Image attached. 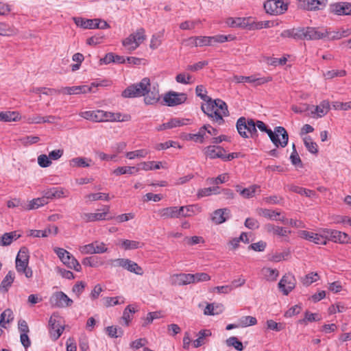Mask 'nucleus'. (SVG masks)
<instances>
[{
	"mask_svg": "<svg viewBox=\"0 0 351 351\" xmlns=\"http://www.w3.org/2000/svg\"><path fill=\"white\" fill-rule=\"evenodd\" d=\"M202 110L213 119V121L221 125L224 123L223 117L229 115L228 106L220 99H212L201 106Z\"/></svg>",
	"mask_w": 351,
	"mask_h": 351,
	"instance_id": "obj_1",
	"label": "nucleus"
},
{
	"mask_svg": "<svg viewBox=\"0 0 351 351\" xmlns=\"http://www.w3.org/2000/svg\"><path fill=\"white\" fill-rule=\"evenodd\" d=\"M256 125V128L261 132L268 134L270 140L276 147H285L287 145L289 135L285 128L277 126L272 131L271 129H268L265 123L262 121H257Z\"/></svg>",
	"mask_w": 351,
	"mask_h": 351,
	"instance_id": "obj_2",
	"label": "nucleus"
},
{
	"mask_svg": "<svg viewBox=\"0 0 351 351\" xmlns=\"http://www.w3.org/2000/svg\"><path fill=\"white\" fill-rule=\"evenodd\" d=\"M151 86L150 80L144 77L140 82L129 86L122 92V97L125 98L139 97L146 95L147 88Z\"/></svg>",
	"mask_w": 351,
	"mask_h": 351,
	"instance_id": "obj_3",
	"label": "nucleus"
},
{
	"mask_svg": "<svg viewBox=\"0 0 351 351\" xmlns=\"http://www.w3.org/2000/svg\"><path fill=\"white\" fill-rule=\"evenodd\" d=\"M29 251L25 247H22L16 258V269L20 273L29 278L32 277L33 271L31 268L28 267L29 264Z\"/></svg>",
	"mask_w": 351,
	"mask_h": 351,
	"instance_id": "obj_4",
	"label": "nucleus"
},
{
	"mask_svg": "<svg viewBox=\"0 0 351 351\" xmlns=\"http://www.w3.org/2000/svg\"><path fill=\"white\" fill-rule=\"evenodd\" d=\"M146 39L145 31L141 27L122 40V45L129 51L136 49Z\"/></svg>",
	"mask_w": 351,
	"mask_h": 351,
	"instance_id": "obj_5",
	"label": "nucleus"
},
{
	"mask_svg": "<svg viewBox=\"0 0 351 351\" xmlns=\"http://www.w3.org/2000/svg\"><path fill=\"white\" fill-rule=\"evenodd\" d=\"M54 252L57 254L60 261L69 268L73 269L77 271L81 270V265L77 259L66 250L56 247L53 248Z\"/></svg>",
	"mask_w": 351,
	"mask_h": 351,
	"instance_id": "obj_6",
	"label": "nucleus"
},
{
	"mask_svg": "<svg viewBox=\"0 0 351 351\" xmlns=\"http://www.w3.org/2000/svg\"><path fill=\"white\" fill-rule=\"evenodd\" d=\"M49 302L51 306L57 308H66L71 306L73 301L64 292H55L50 298Z\"/></svg>",
	"mask_w": 351,
	"mask_h": 351,
	"instance_id": "obj_7",
	"label": "nucleus"
},
{
	"mask_svg": "<svg viewBox=\"0 0 351 351\" xmlns=\"http://www.w3.org/2000/svg\"><path fill=\"white\" fill-rule=\"evenodd\" d=\"M112 266L121 267L128 271L134 273L137 275L143 274V269L135 262L128 258H117L114 260Z\"/></svg>",
	"mask_w": 351,
	"mask_h": 351,
	"instance_id": "obj_8",
	"label": "nucleus"
},
{
	"mask_svg": "<svg viewBox=\"0 0 351 351\" xmlns=\"http://www.w3.org/2000/svg\"><path fill=\"white\" fill-rule=\"evenodd\" d=\"M264 8L268 14L278 15L287 10V5L282 0H268L264 3Z\"/></svg>",
	"mask_w": 351,
	"mask_h": 351,
	"instance_id": "obj_9",
	"label": "nucleus"
},
{
	"mask_svg": "<svg viewBox=\"0 0 351 351\" xmlns=\"http://www.w3.org/2000/svg\"><path fill=\"white\" fill-rule=\"evenodd\" d=\"M98 85L95 83H91L90 86L87 85H81V86H65L62 87L58 90V93H63L66 95H80V94H86L88 93L94 92L93 90V88L97 87Z\"/></svg>",
	"mask_w": 351,
	"mask_h": 351,
	"instance_id": "obj_10",
	"label": "nucleus"
},
{
	"mask_svg": "<svg viewBox=\"0 0 351 351\" xmlns=\"http://www.w3.org/2000/svg\"><path fill=\"white\" fill-rule=\"evenodd\" d=\"M328 0H298V7L308 11L323 10L327 5Z\"/></svg>",
	"mask_w": 351,
	"mask_h": 351,
	"instance_id": "obj_11",
	"label": "nucleus"
},
{
	"mask_svg": "<svg viewBox=\"0 0 351 351\" xmlns=\"http://www.w3.org/2000/svg\"><path fill=\"white\" fill-rule=\"evenodd\" d=\"M102 213H88L82 215V219L86 222H94L97 221L112 219V216H109L110 207L105 206L102 208Z\"/></svg>",
	"mask_w": 351,
	"mask_h": 351,
	"instance_id": "obj_12",
	"label": "nucleus"
},
{
	"mask_svg": "<svg viewBox=\"0 0 351 351\" xmlns=\"http://www.w3.org/2000/svg\"><path fill=\"white\" fill-rule=\"evenodd\" d=\"M296 280L290 273L284 275L278 282V288L285 295H287L295 287Z\"/></svg>",
	"mask_w": 351,
	"mask_h": 351,
	"instance_id": "obj_13",
	"label": "nucleus"
},
{
	"mask_svg": "<svg viewBox=\"0 0 351 351\" xmlns=\"http://www.w3.org/2000/svg\"><path fill=\"white\" fill-rule=\"evenodd\" d=\"M326 237L335 243H351V237L348 234L336 230L326 229L324 230Z\"/></svg>",
	"mask_w": 351,
	"mask_h": 351,
	"instance_id": "obj_14",
	"label": "nucleus"
},
{
	"mask_svg": "<svg viewBox=\"0 0 351 351\" xmlns=\"http://www.w3.org/2000/svg\"><path fill=\"white\" fill-rule=\"evenodd\" d=\"M329 11L337 16L351 15V3L341 1L331 3Z\"/></svg>",
	"mask_w": 351,
	"mask_h": 351,
	"instance_id": "obj_15",
	"label": "nucleus"
},
{
	"mask_svg": "<svg viewBox=\"0 0 351 351\" xmlns=\"http://www.w3.org/2000/svg\"><path fill=\"white\" fill-rule=\"evenodd\" d=\"M186 95L183 93L169 92L165 94L163 100L168 106L182 104L186 100Z\"/></svg>",
	"mask_w": 351,
	"mask_h": 351,
	"instance_id": "obj_16",
	"label": "nucleus"
},
{
	"mask_svg": "<svg viewBox=\"0 0 351 351\" xmlns=\"http://www.w3.org/2000/svg\"><path fill=\"white\" fill-rule=\"evenodd\" d=\"M233 80L237 83L247 82L254 84L255 86H258L271 82L272 78L271 77H256L255 75H234L233 77Z\"/></svg>",
	"mask_w": 351,
	"mask_h": 351,
	"instance_id": "obj_17",
	"label": "nucleus"
},
{
	"mask_svg": "<svg viewBox=\"0 0 351 351\" xmlns=\"http://www.w3.org/2000/svg\"><path fill=\"white\" fill-rule=\"evenodd\" d=\"M68 191L64 188L60 186H54L47 189L42 192V195L45 197V199L49 202L53 199H60L68 196Z\"/></svg>",
	"mask_w": 351,
	"mask_h": 351,
	"instance_id": "obj_18",
	"label": "nucleus"
},
{
	"mask_svg": "<svg viewBox=\"0 0 351 351\" xmlns=\"http://www.w3.org/2000/svg\"><path fill=\"white\" fill-rule=\"evenodd\" d=\"M300 237L313 242L318 245H326L327 243V237L326 234L322 235L319 234L308 232L306 230H301L298 232Z\"/></svg>",
	"mask_w": 351,
	"mask_h": 351,
	"instance_id": "obj_19",
	"label": "nucleus"
},
{
	"mask_svg": "<svg viewBox=\"0 0 351 351\" xmlns=\"http://www.w3.org/2000/svg\"><path fill=\"white\" fill-rule=\"evenodd\" d=\"M328 32L326 29L319 30V28L313 27H304V40H319L326 38Z\"/></svg>",
	"mask_w": 351,
	"mask_h": 351,
	"instance_id": "obj_20",
	"label": "nucleus"
},
{
	"mask_svg": "<svg viewBox=\"0 0 351 351\" xmlns=\"http://www.w3.org/2000/svg\"><path fill=\"white\" fill-rule=\"evenodd\" d=\"M230 217L231 213L228 208H219L211 214L210 219L213 223L219 225L226 222Z\"/></svg>",
	"mask_w": 351,
	"mask_h": 351,
	"instance_id": "obj_21",
	"label": "nucleus"
},
{
	"mask_svg": "<svg viewBox=\"0 0 351 351\" xmlns=\"http://www.w3.org/2000/svg\"><path fill=\"white\" fill-rule=\"evenodd\" d=\"M49 334L51 338L56 341L57 340L64 330V327L62 326L59 321L53 316H51L49 321Z\"/></svg>",
	"mask_w": 351,
	"mask_h": 351,
	"instance_id": "obj_22",
	"label": "nucleus"
},
{
	"mask_svg": "<svg viewBox=\"0 0 351 351\" xmlns=\"http://www.w3.org/2000/svg\"><path fill=\"white\" fill-rule=\"evenodd\" d=\"M226 24L232 28H249L252 24L250 18L229 17L226 20Z\"/></svg>",
	"mask_w": 351,
	"mask_h": 351,
	"instance_id": "obj_23",
	"label": "nucleus"
},
{
	"mask_svg": "<svg viewBox=\"0 0 351 351\" xmlns=\"http://www.w3.org/2000/svg\"><path fill=\"white\" fill-rule=\"evenodd\" d=\"M191 274H177L171 276V282L173 285H186L192 282Z\"/></svg>",
	"mask_w": 351,
	"mask_h": 351,
	"instance_id": "obj_24",
	"label": "nucleus"
},
{
	"mask_svg": "<svg viewBox=\"0 0 351 351\" xmlns=\"http://www.w3.org/2000/svg\"><path fill=\"white\" fill-rule=\"evenodd\" d=\"M58 228L56 226H50L45 230H31L29 236L33 237H47L50 234L56 235Z\"/></svg>",
	"mask_w": 351,
	"mask_h": 351,
	"instance_id": "obj_25",
	"label": "nucleus"
},
{
	"mask_svg": "<svg viewBox=\"0 0 351 351\" xmlns=\"http://www.w3.org/2000/svg\"><path fill=\"white\" fill-rule=\"evenodd\" d=\"M330 110V103L328 100H323L319 105L315 107V110L311 111L312 117L321 118L326 115Z\"/></svg>",
	"mask_w": 351,
	"mask_h": 351,
	"instance_id": "obj_26",
	"label": "nucleus"
},
{
	"mask_svg": "<svg viewBox=\"0 0 351 351\" xmlns=\"http://www.w3.org/2000/svg\"><path fill=\"white\" fill-rule=\"evenodd\" d=\"M75 25L83 29H95V27H98L97 20L94 19H85L82 17H73V19Z\"/></svg>",
	"mask_w": 351,
	"mask_h": 351,
	"instance_id": "obj_27",
	"label": "nucleus"
},
{
	"mask_svg": "<svg viewBox=\"0 0 351 351\" xmlns=\"http://www.w3.org/2000/svg\"><path fill=\"white\" fill-rule=\"evenodd\" d=\"M225 152V150L220 146L209 145L205 149V154L210 159H222L223 154Z\"/></svg>",
	"mask_w": 351,
	"mask_h": 351,
	"instance_id": "obj_28",
	"label": "nucleus"
},
{
	"mask_svg": "<svg viewBox=\"0 0 351 351\" xmlns=\"http://www.w3.org/2000/svg\"><path fill=\"white\" fill-rule=\"evenodd\" d=\"M158 215L163 219L180 218L178 206H170L158 211Z\"/></svg>",
	"mask_w": 351,
	"mask_h": 351,
	"instance_id": "obj_29",
	"label": "nucleus"
},
{
	"mask_svg": "<svg viewBox=\"0 0 351 351\" xmlns=\"http://www.w3.org/2000/svg\"><path fill=\"white\" fill-rule=\"evenodd\" d=\"M206 127H201L198 132L195 134H189L187 135L186 139L193 141L195 143H203L204 140L208 138L206 135Z\"/></svg>",
	"mask_w": 351,
	"mask_h": 351,
	"instance_id": "obj_30",
	"label": "nucleus"
},
{
	"mask_svg": "<svg viewBox=\"0 0 351 351\" xmlns=\"http://www.w3.org/2000/svg\"><path fill=\"white\" fill-rule=\"evenodd\" d=\"M92 165V160L85 157H76L69 160L71 167H89Z\"/></svg>",
	"mask_w": 351,
	"mask_h": 351,
	"instance_id": "obj_31",
	"label": "nucleus"
},
{
	"mask_svg": "<svg viewBox=\"0 0 351 351\" xmlns=\"http://www.w3.org/2000/svg\"><path fill=\"white\" fill-rule=\"evenodd\" d=\"M286 187L289 191H291V192H293V193H298V194H300L302 195H305L306 197H316L315 192L312 190L306 189H304V188H302V187H300V186H296L294 184H289V185H287Z\"/></svg>",
	"mask_w": 351,
	"mask_h": 351,
	"instance_id": "obj_32",
	"label": "nucleus"
},
{
	"mask_svg": "<svg viewBox=\"0 0 351 351\" xmlns=\"http://www.w3.org/2000/svg\"><path fill=\"white\" fill-rule=\"evenodd\" d=\"M144 101L147 105H153L156 104L160 99V95L158 90L154 88L152 90L150 89V86L147 88V92L146 93Z\"/></svg>",
	"mask_w": 351,
	"mask_h": 351,
	"instance_id": "obj_33",
	"label": "nucleus"
},
{
	"mask_svg": "<svg viewBox=\"0 0 351 351\" xmlns=\"http://www.w3.org/2000/svg\"><path fill=\"white\" fill-rule=\"evenodd\" d=\"M247 119L243 117H240L236 124L237 130L239 134V135L245 138H250L249 134H247L248 127L247 125Z\"/></svg>",
	"mask_w": 351,
	"mask_h": 351,
	"instance_id": "obj_34",
	"label": "nucleus"
},
{
	"mask_svg": "<svg viewBox=\"0 0 351 351\" xmlns=\"http://www.w3.org/2000/svg\"><path fill=\"white\" fill-rule=\"evenodd\" d=\"M265 228L268 232L273 233L280 237H286L288 234L291 233L290 230L271 223L266 224Z\"/></svg>",
	"mask_w": 351,
	"mask_h": 351,
	"instance_id": "obj_35",
	"label": "nucleus"
},
{
	"mask_svg": "<svg viewBox=\"0 0 351 351\" xmlns=\"http://www.w3.org/2000/svg\"><path fill=\"white\" fill-rule=\"evenodd\" d=\"M20 119L21 116L19 114V112L17 111L0 112V121H18Z\"/></svg>",
	"mask_w": 351,
	"mask_h": 351,
	"instance_id": "obj_36",
	"label": "nucleus"
},
{
	"mask_svg": "<svg viewBox=\"0 0 351 351\" xmlns=\"http://www.w3.org/2000/svg\"><path fill=\"white\" fill-rule=\"evenodd\" d=\"M101 110H93V111H84L80 112V116L86 120L94 122H100L101 119Z\"/></svg>",
	"mask_w": 351,
	"mask_h": 351,
	"instance_id": "obj_37",
	"label": "nucleus"
},
{
	"mask_svg": "<svg viewBox=\"0 0 351 351\" xmlns=\"http://www.w3.org/2000/svg\"><path fill=\"white\" fill-rule=\"evenodd\" d=\"M140 170L143 171H152L160 169V168H164L162 165V162H155V161H147V162H142L138 165Z\"/></svg>",
	"mask_w": 351,
	"mask_h": 351,
	"instance_id": "obj_38",
	"label": "nucleus"
},
{
	"mask_svg": "<svg viewBox=\"0 0 351 351\" xmlns=\"http://www.w3.org/2000/svg\"><path fill=\"white\" fill-rule=\"evenodd\" d=\"M261 271L265 279L267 281H276L279 276V271L276 269L265 267L262 269Z\"/></svg>",
	"mask_w": 351,
	"mask_h": 351,
	"instance_id": "obj_39",
	"label": "nucleus"
},
{
	"mask_svg": "<svg viewBox=\"0 0 351 351\" xmlns=\"http://www.w3.org/2000/svg\"><path fill=\"white\" fill-rule=\"evenodd\" d=\"M196 210L199 211V207L197 205H189L178 207L179 217H186L195 213Z\"/></svg>",
	"mask_w": 351,
	"mask_h": 351,
	"instance_id": "obj_40",
	"label": "nucleus"
},
{
	"mask_svg": "<svg viewBox=\"0 0 351 351\" xmlns=\"http://www.w3.org/2000/svg\"><path fill=\"white\" fill-rule=\"evenodd\" d=\"M17 29L8 23L0 22V36H12L17 34Z\"/></svg>",
	"mask_w": 351,
	"mask_h": 351,
	"instance_id": "obj_41",
	"label": "nucleus"
},
{
	"mask_svg": "<svg viewBox=\"0 0 351 351\" xmlns=\"http://www.w3.org/2000/svg\"><path fill=\"white\" fill-rule=\"evenodd\" d=\"M211 335L212 332L210 330H201L197 334V339L193 341V346L195 348H199L205 344V339L211 336Z\"/></svg>",
	"mask_w": 351,
	"mask_h": 351,
	"instance_id": "obj_42",
	"label": "nucleus"
},
{
	"mask_svg": "<svg viewBox=\"0 0 351 351\" xmlns=\"http://www.w3.org/2000/svg\"><path fill=\"white\" fill-rule=\"evenodd\" d=\"M121 247L125 250H135L142 247L143 243L137 241H132L128 239H123L120 241Z\"/></svg>",
	"mask_w": 351,
	"mask_h": 351,
	"instance_id": "obj_43",
	"label": "nucleus"
},
{
	"mask_svg": "<svg viewBox=\"0 0 351 351\" xmlns=\"http://www.w3.org/2000/svg\"><path fill=\"white\" fill-rule=\"evenodd\" d=\"M258 214L265 218L274 221H278V217L280 216V213L279 212L267 208H260L258 210Z\"/></svg>",
	"mask_w": 351,
	"mask_h": 351,
	"instance_id": "obj_44",
	"label": "nucleus"
},
{
	"mask_svg": "<svg viewBox=\"0 0 351 351\" xmlns=\"http://www.w3.org/2000/svg\"><path fill=\"white\" fill-rule=\"evenodd\" d=\"M260 187L256 185H252L248 188L241 189L239 186H237V191L239 192L240 194L245 198H251L254 196L256 191Z\"/></svg>",
	"mask_w": 351,
	"mask_h": 351,
	"instance_id": "obj_45",
	"label": "nucleus"
},
{
	"mask_svg": "<svg viewBox=\"0 0 351 351\" xmlns=\"http://www.w3.org/2000/svg\"><path fill=\"white\" fill-rule=\"evenodd\" d=\"M48 204V201L45 199L43 195L41 197H38L31 200L27 206V210L37 209L40 206H45Z\"/></svg>",
	"mask_w": 351,
	"mask_h": 351,
	"instance_id": "obj_46",
	"label": "nucleus"
},
{
	"mask_svg": "<svg viewBox=\"0 0 351 351\" xmlns=\"http://www.w3.org/2000/svg\"><path fill=\"white\" fill-rule=\"evenodd\" d=\"M140 170L138 166L136 167H119L113 171V173L116 176H120L123 174H133L135 172H138Z\"/></svg>",
	"mask_w": 351,
	"mask_h": 351,
	"instance_id": "obj_47",
	"label": "nucleus"
},
{
	"mask_svg": "<svg viewBox=\"0 0 351 351\" xmlns=\"http://www.w3.org/2000/svg\"><path fill=\"white\" fill-rule=\"evenodd\" d=\"M14 319L13 312L11 309H5L0 316V326L5 328V324L10 323Z\"/></svg>",
	"mask_w": 351,
	"mask_h": 351,
	"instance_id": "obj_48",
	"label": "nucleus"
},
{
	"mask_svg": "<svg viewBox=\"0 0 351 351\" xmlns=\"http://www.w3.org/2000/svg\"><path fill=\"white\" fill-rule=\"evenodd\" d=\"M149 153V152L147 149H141L128 152L125 154V156L130 160H133L135 158H145Z\"/></svg>",
	"mask_w": 351,
	"mask_h": 351,
	"instance_id": "obj_49",
	"label": "nucleus"
},
{
	"mask_svg": "<svg viewBox=\"0 0 351 351\" xmlns=\"http://www.w3.org/2000/svg\"><path fill=\"white\" fill-rule=\"evenodd\" d=\"M14 279V273L12 271H8L5 278L3 279L0 289H3L7 291L8 288L12 285Z\"/></svg>",
	"mask_w": 351,
	"mask_h": 351,
	"instance_id": "obj_50",
	"label": "nucleus"
},
{
	"mask_svg": "<svg viewBox=\"0 0 351 351\" xmlns=\"http://www.w3.org/2000/svg\"><path fill=\"white\" fill-rule=\"evenodd\" d=\"M104 302L105 306L110 307L119 304L124 303L125 299L123 296L106 297L104 298Z\"/></svg>",
	"mask_w": 351,
	"mask_h": 351,
	"instance_id": "obj_51",
	"label": "nucleus"
},
{
	"mask_svg": "<svg viewBox=\"0 0 351 351\" xmlns=\"http://www.w3.org/2000/svg\"><path fill=\"white\" fill-rule=\"evenodd\" d=\"M85 199L88 202H95L97 200H109V195L108 193H90L86 195Z\"/></svg>",
	"mask_w": 351,
	"mask_h": 351,
	"instance_id": "obj_52",
	"label": "nucleus"
},
{
	"mask_svg": "<svg viewBox=\"0 0 351 351\" xmlns=\"http://www.w3.org/2000/svg\"><path fill=\"white\" fill-rule=\"evenodd\" d=\"M256 324V318L252 316H243L239 319V326L243 328L254 326Z\"/></svg>",
	"mask_w": 351,
	"mask_h": 351,
	"instance_id": "obj_53",
	"label": "nucleus"
},
{
	"mask_svg": "<svg viewBox=\"0 0 351 351\" xmlns=\"http://www.w3.org/2000/svg\"><path fill=\"white\" fill-rule=\"evenodd\" d=\"M290 252L289 250H285L280 253H275L274 254L270 255L268 257V260L269 261L274 263H278L282 260H287L289 256Z\"/></svg>",
	"mask_w": 351,
	"mask_h": 351,
	"instance_id": "obj_54",
	"label": "nucleus"
},
{
	"mask_svg": "<svg viewBox=\"0 0 351 351\" xmlns=\"http://www.w3.org/2000/svg\"><path fill=\"white\" fill-rule=\"evenodd\" d=\"M226 342L228 346L234 347L237 350L242 351L243 350L242 342L235 337H229L226 339Z\"/></svg>",
	"mask_w": 351,
	"mask_h": 351,
	"instance_id": "obj_55",
	"label": "nucleus"
},
{
	"mask_svg": "<svg viewBox=\"0 0 351 351\" xmlns=\"http://www.w3.org/2000/svg\"><path fill=\"white\" fill-rule=\"evenodd\" d=\"M304 143L305 147L308 149V151L312 154H317L318 152L317 145L316 143L313 142L312 138L310 136H306L304 138Z\"/></svg>",
	"mask_w": 351,
	"mask_h": 351,
	"instance_id": "obj_56",
	"label": "nucleus"
},
{
	"mask_svg": "<svg viewBox=\"0 0 351 351\" xmlns=\"http://www.w3.org/2000/svg\"><path fill=\"white\" fill-rule=\"evenodd\" d=\"M106 331L107 335L112 338H117L118 337H121L123 332L120 328H117V326H108L106 328Z\"/></svg>",
	"mask_w": 351,
	"mask_h": 351,
	"instance_id": "obj_57",
	"label": "nucleus"
},
{
	"mask_svg": "<svg viewBox=\"0 0 351 351\" xmlns=\"http://www.w3.org/2000/svg\"><path fill=\"white\" fill-rule=\"evenodd\" d=\"M212 38V43H223L227 41L233 40L235 37L231 34L229 35H222V34H218L216 36H211Z\"/></svg>",
	"mask_w": 351,
	"mask_h": 351,
	"instance_id": "obj_58",
	"label": "nucleus"
},
{
	"mask_svg": "<svg viewBox=\"0 0 351 351\" xmlns=\"http://www.w3.org/2000/svg\"><path fill=\"white\" fill-rule=\"evenodd\" d=\"M195 93L197 97H200L202 100H204L206 104L208 101H210L211 97L206 95L207 91L205 88L202 85H198L196 86Z\"/></svg>",
	"mask_w": 351,
	"mask_h": 351,
	"instance_id": "obj_59",
	"label": "nucleus"
},
{
	"mask_svg": "<svg viewBox=\"0 0 351 351\" xmlns=\"http://www.w3.org/2000/svg\"><path fill=\"white\" fill-rule=\"evenodd\" d=\"M318 278L317 273L311 272L306 275L305 277L302 278V282L305 286H309L313 282H316Z\"/></svg>",
	"mask_w": 351,
	"mask_h": 351,
	"instance_id": "obj_60",
	"label": "nucleus"
},
{
	"mask_svg": "<svg viewBox=\"0 0 351 351\" xmlns=\"http://www.w3.org/2000/svg\"><path fill=\"white\" fill-rule=\"evenodd\" d=\"M192 282H205L210 280V276L206 273H196L194 274H191Z\"/></svg>",
	"mask_w": 351,
	"mask_h": 351,
	"instance_id": "obj_61",
	"label": "nucleus"
},
{
	"mask_svg": "<svg viewBox=\"0 0 351 351\" xmlns=\"http://www.w3.org/2000/svg\"><path fill=\"white\" fill-rule=\"evenodd\" d=\"M332 106L335 110H348L351 109V101L349 102H340L333 101Z\"/></svg>",
	"mask_w": 351,
	"mask_h": 351,
	"instance_id": "obj_62",
	"label": "nucleus"
},
{
	"mask_svg": "<svg viewBox=\"0 0 351 351\" xmlns=\"http://www.w3.org/2000/svg\"><path fill=\"white\" fill-rule=\"evenodd\" d=\"M86 287V283L80 281L77 282L72 288L73 293L77 296V298H80V295L84 292Z\"/></svg>",
	"mask_w": 351,
	"mask_h": 351,
	"instance_id": "obj_63",
	"label": "nucleus"
},
{
	"mask_svg": "<svg viewBox=\"0 0 351 351\" xmlns=\"http://www.w3.org/2000/svg\"><path fill=\"white\" fill-rule=\"evenodd\" d=\"M38 164L43 168H46L51 165V161L49 159V156L46 154H41L38 157Z\"/></svg>",
	"mask_w": 351,
	"mask_h": 351,
	"instance_id": "obj_64",
	"label": "nucleus"
}]
</instances>
